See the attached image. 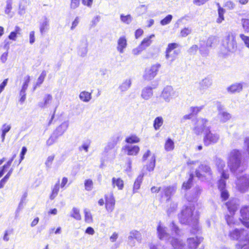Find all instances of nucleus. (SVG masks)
<instances>
[{"instance_id":"a211bd4d","label":"nucleus","mask_w":249,"mask_h":249,"mask_svg":"<svg viewBox=\"0 0 249 249\" xmlns=\"http://www.w3.org/2000/svg\"><path fill=\"white\" fill-rule=\"evenodd\" d=\"M50 19L46 16L43 17L39 21V31L41 35H44L49 29Z\"/></svg>"},{"instance_id":"f03ea898","label":"nucleus","mask_w":249,"mask_h":249,"mask_svg":"<svg viewBox=\"0 0 249 249\" xmlns=\"http://www.w3.org/2000/svg\"><path fill=\"white\" fill-rule=\"evenodd\" d=\"M227 164L231 171L237 174L243 171L242 162V154L237 149L232 150L229 154Z\"/></svg>"},{"instance_id":"864d4df0","label":"nucleus","mask_w":249,"mask_h":249,"mask_svg":"<svg viewBox=\"0 0 249 249\" xmlns=\"http://www.w3.org/2000/svg\"><path fill=\"white\" fill-rule=\"evenodd\" d=\"M93 184L92 180L90 179H86L84 183L85 189L88 191H91L93 188Z\"/></svg>"},{"instance_id":"b1692460","label":"nucleus","mask_w":249,"mask_h":249,"mask_svg":"<svg viewBox=\"0 0 249 249\" xmlns=\"http://www.w3.org/2000/svg\"><path fill=\"white\" fill-rule=\"evenodd\" d=\"M153 89L149 86L144 87L141 93L142 97L146 100H147L151 98L153 94Z\"/></svg>"},{"instance_id":"69168bd1","label":"nucleus","mask_w":249,"mask_h":249,"mask_svg":"<svg viewBox=\"0 0 249 249\" xmlns=\"http://www.w3.org/2000/svg\"><path fill=\"white\" fill-rule=\"evenodd\" d=\"M216 41V39L214 36L209 37L206 42V46L210 47L212 46V44Z\"/></svg>"},{"instance_id":"4be33fe9","label":"nucleus","mask_w":249,"mask_h":249,"mask_svg":"<svg viewBox=\"0 0 249 249\" xmlns=\"http://www.w3.org/2000/svg\"><path fill=\"white\" fill-rule=\"evenodd\" d=\"M176 188L174 186L163 187L162 188V194L169 200L171 196L176 192Z\"/></svg>"},{"instance_id":"6e6d98bb","label":"nucleus","mask_w":249,"mask_h":249,"mask_svg":"<svg viewBox=\"0 0 249 249\" xmlns=\"http://www.w3.org/2000/svg\"><path fill=\"white\" fill-rule=\"evenodd\" d=\"M46 75V72L45 71H43L41 72L40 75L39 76V77L38 78V79L37 80V82H36V86H39L43 83V82L44 80Z\"/></svg>"},{"instance_id":"c9c22d12","label":"nucleus","mask_w":249,"mask_h":249,"mask_svg":"<svg viewBox=\"0 0 249 249\" xmlns=\"http://www.w3.org/2000/svg\"><path fill=\"white\" fill-rule=\"evenodd\" d=\"M67 126L63 124L59 126L53 132L54 135L57 136V138L61 136L66 131Z\"/></svg>"},{"instance_id":"5701e85b","label":"nucleus","mask_w":249,"mask_h":249,"mask_svg":"<svg viewBox=\"0 0 249 249\" xmlns=\"http://www.w3.org/2000/svg\"><path fill=\"white\" fill-rule=\"evenodd\" d=\"M202 238L197 237L189 238L187 239V244L190 249H196L202 241Z\"/></svg>"},{"instance_id":"3c124183","label":"nucleus","mask_w":249,"mask_h":249,"mask_svg":"<svg viewBox=\"0 0 249 249\" xmlns=\"http://www.w3.org/2000/svg\"><path fill=\"white\" fill-rule=\"evenodd\" d=\"M173 18V16L171 15H168L165 18L161 20L160 23L161 25L164 26L169 24Z\"/></svg>"},{"instance_id":"37998d69","label":"nucleus","mask_w":249,"mask_h":249,"mask_svg":"<svg viewBox=\"0 0 249 249\" xmlns=\"http://www.w3.org/2000/svg\"><path fill=\"white\" fill-rule=\"evenodd\" d=\"M215 164L219 172H221L222 173L223 171H224L223 169L225 166V163L223 160L218 158L216 159Z\"/></svg>"},{"instance_id":"423d86ee","label":"nucleus","mask_w":249,"mask_h":249,"mask_svg":"<svg viewBox=\"0 0 249 249\" xmlns=\"http://www.w3.org/2000/svg\"><path fill=\"white\" fill-rule=\"evenodd\" d=\"M212 174V171L210 166L204 163L201 164L195 171L196 177L202 180L204 178H210Z\"/></svg>"},{"instance_id":"c85d7f7f","label":"nucleus","mask_w":249,"mask_h":249,"mask_svg":"<svg viewBox=\"0 0 249 249\" xmlns=\"http://www.w3.org/2000/svg\"><path fill=\"white\" fill-rule=\"evenodd\" d=\"M131 84V79H126L119 85L118 89L121 92H124L130 88Z\"/></svg>"},{"instance_id":"6e6552de","label":"nucleus","mask_w":249,"mask_h":249,"mask_svg":"<svg viewBox=\"0 0 249 249\" xmlns=\"http://www.w3.org/2000/svg\"><path fill=\"white\" fill-rule=\"evenodd\" d=\"M219 135L215 132H213L209 130H206L204 133L203 142L206 146L216 143L219 140Z\"/></svg>"},{"instance_id":"49530a36","label":"nucleus","mask_w":249,"mask_h":249,"mask_svg":"<svg viewBox=\"0 0 249 249\" xmlns=\"http://www.w3.org/2000/svg\"><path fill=\"white\" fill-rule=\"evenodd\" d=\"M85 214V220L86 222L90 223L92 222V216L91 213L89 210L87 209H85L84 211Z\"/></svg>"},{"instance_id":"72a5a7b5","label":"nucleus","mask_w":249,"mask_h":249,"mask_svg":"<svg viewBox=\"0 0 249 249\" xmlns=\"http://www.w3.org/2000/svg\"><path fill=\"white\" fill-rule=\"evenodd\" d=\"M79 97L81 101L88 103L91 99V93L86 91H83L80 93Z\"/></svg>"},{"instance_id":"dca6fc26","label":"nucleus","mask_w":249,"mask_h":249,"mask_svg":"<svg viewBox=\"0 0 249 249\" xmlns=\"http://www.w3.org/2000/svg\"><path fill=\"white\" fill-rule=\"evenodd\" d=\"M88 42L86 38H84L80 41L79 45L78 47V54L81 57H85L86 56L88 49Z\"/></svg>"},{"instance_id":"2eb2a0df","label":"nucleus","mask_w":249,"mask_h":249,"mask_svg":"<svg viewBox=\"0 0 249 249\" xmlns=\"http://www.w3.org/2000/svg\"><path fill=\"white\" fill-rule=\"evenodd\" d=\"M240 219L242 223L247 228H249V208L247 206L243 207L240 210Z\"/></svg>"},{"instance_id":"f8f14e48","label":"nucleus","mask_w":249,"mask_h":249,"mask_svg":"<svg viewBox=\"0 0 249 249\" xmlns=\"http://www.w3.org/2000/svg\"><path fill=\"white\" fill-rule=\"evenodd\" d=\"M177 96L176 91L171 86L165 87L160 95L161 97L167 103H169L172 98Z\"/></svg>"},{"instance_id":"39448f33","label":"nucleus","mask_w":249,"mask_h":249,"mask_svg":"<svg viewBox=\"0 0 249 249\" xmlns=\"http://www.w3.org/2000/svg\"><path fill=\"white\" fill-rule=\"evenodd\" d=\"M229 236L233 240H239L241 244L242 242L248 241L249 239L248 231L244 229L239 230L235 229L230 231Z\"/></svg>"},{"instance_id":"58836bf2","label":"nucleus","mask_w":249,"mask_h":249,"mask_svg":"<svg viewBox=\"0 0 249 249\" xmlns=\"http://www.w3.org/2000/svg\"><path fill=\"white\" fill-rule=\"evenodd\" d=\"M21 29L18 26H16L15 31L12 32L9 35L8 38L10 40H16L18 35H20Z\"/></svg>"},{"instance_id":"13d9d810","label":"nucleus","mask_w":249,"mask_h":249,"mask_svg":"<svg viewBox=\"0 0 249 249\" xmlns=\"http://www.w3.org/2000/svg\"><path fill=\"white\" fill-rule=\"evenodd\" d=\"M240 37L244 42L245 46L249 49V36H246L243 34H240Z\"/></svg>"},{"instance_id":"a18cd8bd","label":"nucleus","mask_w":249,"mask_h":249,"mask_svg":"<svg viewBox=\"0 0 249 249\" xmlns=\"http://www.w3.org/2000/svg\"><path fill=\"white\" fill-rule=\"evenodd\" d=\"M142 178H143V175H140L137 178H136V179L135 180V181L134 182V187H133V189H134V190H138L140 187V186H141V184L142 182Z\"/></svg>"},{"instance_id":"0eeeda50","label":"nucleus","mask_w":249,"mask_h":249,"mask_svg":"<svg viewBox=\"0 0 249 249\" xmlns=\"http://www.w3.org/2000/svg\"><path fill=\"white\" fill-rule=\"evenodd\" d=\"M236 189L241 193L246 192L249 189V175H244L237 178L235 182Z\"/></svg>"},{"instance_id":"7ed1b4c3","label":"nucleus","mask_w":249,"mask_h":249,"mask_svg":"<svg viewBox=\"0 0 249 249\" xmlns=\"http://www.w3.org/2000/svg\"><path fill=\"white\" fill-rule=\"evenodd\" d=\"M157 231L159 238L160 240L170 242L175 249H183L184 248V244L181 240L178 238L170 236L167 232L166 228L162 224L161 222H159Z\"/></svg>"},{"instance_id":"79ce46f5","label":"nucleus","mask_w":249,"mask_h":249,"mask_svg":"<svg viewBox=\"0 0 249 249\" xmlns=\"http://www.w3.org/2000/svg\"><path fill=\"white\" fill-rule=\"evenodd\" d=\"M120 20L124 23L129 24L132 22L133 18L130 15L125 16L123 14H121L120 16Z\"/></svg>"},{"instance_id":"5fc2aeb1","label":"nucleus","mask_w":249,"mask_h":249,"mask_svg":"<svg viewBox=\"0 0 249 249\" xmlns=\"http://www.w3.org/2000/svg\"><path fill=\"white\" fill-rule=\"evenodd\" d=\"M57 139V136L54 135L53 134L46 141L47 145H48V146L52 145L56 141Z\"/></svg>"},{"instance_id":"8fccbe9b","label":"nucleus","mask_w":249,"mask_h":249,"mask_svg":"<svg viewBox=\"0 0 249 249\" xmlns=\"http://www.w3.org/2000/svg\"><path fill=\"white\" fill-rule=\"evenodd\" d=\"M241 23L245 33L249 32V19L242 18Z\"/></svg>"},{"instance_id":"f257e3e1","label":"nucleus","mask_w":249,"mask_h":249,"mask_svg":"<svg viewBox=\"0 0 249 249\" xmlns=\"http://www.w3.org/2000/svg\"><path fill=\"white\" fill-rule=\"evenodd\" d=\"M179 218L181 223L191 225L195 230L196 231L198 230L197 226L198 214L197 211L195 212L194 206L187 207L183 209Z\"/></svg>"},{"instance_id":"e433bc0d","label":"nucleus","mask_w":249,"mask_h":249,"mask_svg":"<svg viewBox=\"0 0 249 249\" xmlns=\"http://www.w3.org/2000/svg\"><path fill=\"white\" fill-rule=\"evenodd\" d=\"M174 142L173 141L168 138L165 142L164 144V149L166 151H171L174 149Z\"/></svg>"},{"instance_id":"4c0bfd02","label":"nucleus","mask_w":249,"mask_h":249,"mask_svg":"<svg viewBox=\"0 0 249 249\" xmlns=\"http://www.w3.org/2000/svg\"><path fill=\"white\" fill-rule=\"evenodd\" d=\"M165 58L166 59L169 60L171 62H173L178 55V53L176 51L173 52H165Z\"/></svg>"},{"instance_id":"0e129e2a","label":"nucleus","mask_w":249,"mask_h":249,"mask_svg":"<svg viewBox=\"0 0 249 249\" xmlns=\"http://www.w3.org/2000/svg\"><path fill=\"white\" fill-rule=\"evenodd\" d=\"M177 207V204L176 203H172L170 204V207L167 210V213L168 215H169L171 213L174 212Z\"/></svg>"},{"instance_id":"a19ab883","label":"nucleus","mask_w":249,"mask_h":249,"mask_svg":"<svg viewBox=\"0 0 249 249\" xmlns=\"http://www.w3.org/2000/svg\"><path fill=\"white\" fill-rule=\"evenodd\" d=\"M59 180H58L52 189V193L50 196L51 199H53L57 195L59 190Z\"/></svg>"},{"instance_id":"052dcab7","label":"nucleus","mask_w":249,"mask_h":249,"mask_svg":"<svg viewBox=\"0 0 249 249\" xmlns=\"http://www.w3.org/2000/svg\"><path fill=\"white\" fill-rule=\"evenodd\" d=\"M244 148L249 158V137H247L244 140Z\"/></svg>"},{"instance_id":"c756f323","label":"nucleus","mask_w":249,"mask_h":249,"mask_svg":"<svg viewBox=\"0 0 249 249\" xmlns=\"http://www.w3.org/2000/svg\"><path fill=\"white\" fill-rule=\"evenodd\" d=\"M112 186L113 188L117 187L118 190H122L124 187V181L121 178L113 177L112 178Z\"/></svg>"},{"instance_id":"338daca9","label":"nucleus","mask_w":249,"mask_h":249,"mask_svg":"<svg viewBox=\"0 0 249 249\" xmlns=\"http://www.w3.org/2000/svg\"><path fill=\"white\" fill-rule=\"evenodd\" d=\"M178 46V45L177 43H170L168 45V47L166 50L165 52H172V51L176 49Z\"/></svg>"},{"instance_id":"393cba45","label":"nucleus","mask_w":249,"mask_h":249,"mask_svg":"<svg viewBox=\"0 0 249 249\" xmlns=\"http://www.w3.org/2000/svg\"><path fill=\"white\" fill-rule=\"evenodd\" d=\"M226 205L231 215H233L234 213V212L237 210L239 205L236 200H232L228 202Z\"/></svg>"},{"instance_id":"cd10ccee","label":"nucleus","mask_w":249,"mask_h":249,"mask_svg":"<svg viewBox=\"0 0 249 249\" xmlns=\"http://www.w3.org/2000/svg\"><path fill=\"white\" fill-rule=\"evenodd\" d=\"M11 124L5 123L3 124L0 128V131L1 132V142H4L5 136L7 134L11 129Z\"/></svg>"},{"instance_id":"774afa93","label":"nucleus","mask_w":249,"mask_h":249,"mask_svg":"<svg viewBox=\"0 0 249 249\" xmlns=\"http://www.w3.org/2000/svg\"><path fill=\"white\" fill-rule=\"evenodd\" d=\"M224 7L227 8L229 10H232L235 7V4L231 1H228L225 3Z\"/></svg>"},{"instance_id":"473e14b6","label":"nucleus","mask_w":249,"mask_h":249,"mask_svg":"<svg viewBox=\"0 0 249 249\" xmlns=\"http://www.w3.org/2000/svg\"><path fill=\"white\" fill-rule=\"evenodd\" d=\"M155 35L154 34H152L149 36L144 38L143 40L142 41L141 43L140 44L141 46L143 48L144 50L146 48L149 47L152 43V41L151 39L154 37Z\"/></svg>"},{"instance_id":"412c9836","label":"nucleus","mask_w":249,"mask_h":249,"mask_svg":"<svg viewBox=\"0 0 249 249\" xmlns=\"http://www.w3.org/2000/svg\"><path fill=\"white\" fill-rule=\"evenodd\" d=\"M231 115L223 109H220L218 107V119L220 122L225 123L229 120L231 118Z\"/></svg>"},{"instance_id":"9d476101","label":"nucleus","mask_w":249,"mask_h":249,"mask_svg":"<svg viewBox=\"0 0 249 249\" xmlns=\"http://www.w3.org/2000/svg\"><path fill=\"white\" fill-rule=\"evenodd\" d=\"M161 65L159 63H156L152 65L150 67L145 69L143 75V78L147 81L152 80L157 74Z\"/></svg>"},{"instance_id":"ea45409f","label":"nucleus","mask_w":249,"mask_h":249,"mask_svg":"<svg viewBox=\"0 0 249 249\" xmlns=\"http://www.w3.org/2000/svg\"><path fill=\"white\" fill-rule=\"evenodd\" d=\"M127 143H136L140 141V139L135 135H132L127 137L125 140Z\"/></svg>"},{"instance_id":"f3484780","label":"nucleus","mask_w":249,"mask_h":249,"mask_svg":"<svg viewBox=\"0 0 249 249\" xmlns=\"http://www.w3.org/2000/svg\"><path fill=\"white\" fill-rule=\"evenodd\" d=\"M122 150L127 155L136 156L139 153L140 148L137 145L126 144L122 147Z\"/></svg>"},{"instance_id":"6ab92c4d","label":"nucleus","mask_w":249,"mask_h":249,"mask_svg":"<svg viewBox=\"0 0 249 249\" xmlns=\"http://www.w3.org/2000/svg\"><path fill=\"white\" fill-rule=\"evenodd\" d=\"M121 139L119 136H114L111 140L108 142L105 146L104 152L106 153H108L110 150L114 148L117 143L120 141Z\"/></svg>"},{"instance_id":"bf43d9fd","label":"nucleus","mask_w":249,"mask_h":249,"mask_svg":"<svg viewBox=\"0 0 249 249\" xmlns=\"http://www.w3.org/2000/svg\"><path fill=\"white\" fill-rule=\"evenodd\" d=\"M171 228L172 232H174L175 235L178 236L179 235L180 230L174 222L171 223Z\"/></svg>"},{"instance_id":"2f4dec72","label":"nucleus","mask_w":249,"mask_h":249,"mask_svg":"<svg viewBox=\"0 0 249 249\" xmlns=\"http://www.w3.org/2000/svg\"><path fill=\"white\" fill-rule=\"evenodd\" d=\"M242 83H235L228 88L227 90L231 93L239 92L242 90Z\"/></svg>"},{"instance_id":"680f3d73","label":"nucleus","mask_w":249,"mask_h":249,"mask_svg":"<svg viewBox=\"0 0 249 249\" xmlns=\"http://www.w3.org/2000/svg\"><path fill=\"white\" fill-rule=\"evenodd\" d=\"M192 31L191 29L189 28H184L180 32V35L182 37H185L191 34Z\"/></svg>"},{"instance_id":"603ef678","label":"nucleus","mask_w":249,"mask_h":249,"mask_svg":"<svg viewBox=\"0 0 249 249\" xmlns=\"http://www.w3.org/2000/svg\"><path fill=\"white\" fill-rule=\"evenodd\" d=\"M90 144V142L89 140H87L86 142H84L82 143V145L79 147V150L80 151H82L83 149L86 152H88Z\"/></svg>"},{"instance_id":"aec40b11","label":"nucleus","mask_w":249,"mask_h":249,"mask_svg":"<svg viewBox=\"0 0 249 249\" xmlns=\"http://www.w3.org/2000/svg\"><path fill=\"white\" fill-rule=\"evenodd\" d=\"M127 40L124 36H121L117 41V50L121 53L124 52V50L127 47Z\"/></svg>"},{"instance_id":"de8ad7c7","label":"nucleus","mask_w":249,"mask_h":249,"mask_svg":"<svg viewBox=\"0 0 249 249\" xmlns=\"http://www.w3.org/2000/svg\"><path fill=\"white\" fill-rule=\"evenodd\" d=\"M225 13V10L223 8H219L218 9V18L216 19V22L220 23L224 20V14Z\"/></svg>"},{"instance_id":"1a4fd4ad","label":"nucleus","mask_w":249,"mask_h":249,"mask_svg":"<svg viewBox=\"0 0 249 249\" xmlns=\"http://www.w3.org/2000/svg\"><path fill=\"white\" fill-rule=\"evenodd\" d=\"M209 129L208 125V121L203 118H199L197 120L195 126L193 129L194 132L196 135H199L203 131Z\"/></svg>"},{"instance_id":"a878e982","label":"nucleus","mask_w":249,"mask_h":249,"mask_svg":"<svg viewBox=\"0 0 249 249\" xmlns=\"http://www.w3.org/2000/svg\"><path fill=\"white\" fill-rule=\"evenodd\" d=\"M201 189L197 186L194 188L192 196L187 195V199L189 201H196L201 193Z\"/></svg>"},{"instance_id":"ddd939ff","label":"nucleus","mask_w":249,"mask_h":249,"mask_svg":"<svg viewBox=\"0 0 249 249\" xmlns=\"http://www.w3.org/2000/svg\"><path fill=\"white\" fill-rule=\"evenodd\" d=\"M105 206L108 212H112L115 208V199L112 192L105 196Z\"/></svg>"},{"instance_id":"e2e57ef3","label":"nucleus","mask_w":249,"mask_h":249,"mask_svg":"<svg viewBox=\"0 0 249 249\" xmlns=\"http://www.w3.org/2000/svg\"><path fill=\"white\" fill-rule=\"evenodd\" d=\"M25 81L24 82L22 85V88L21 89L26 90L27 89V88L28 87V84L30 82V76L29 75L26 76L25 78Z\"/></svg>"},{"instance_id":"4d7b16f0","label":"nucleus","mask_w":249,"mask_h":249,"mask_svg":"<svg viewBox=\"0 0 249 249\" xmlns=\"http://www.w3.org/2000/svg\"><path fill=\"white\" fill-rule=\"evenodd\" d=\"M143 50V48L140 45H139L137 47L132 50V53L134 55H139Z\"/></svg>"},{"instance_id":"f704fd0d","label":"nucleus","mask_w":249,"mask_h":249,"mask_svg":"<svg viewBox=\"0 0 249 249\" xmlns=\"http://www.w3.org/2000/svg\"><path fill=\"white\" fill-rule=\"evenodd\" d=\"M163 124V119L162 117H156L153 123V127L156 130H158Z\"/></svg>"},{"instance_id":"09e8293b","label":"nucleus","mask_w":249,"mask_h":249,"mask_svg":"<svg viewBox=\"0 0 249 249\" xmlns=\"http://www.w3.org/2000/svg\"><path fill=\"white\" fill-rule=\"evenodd\" d=\"M194 176L193 175H190L188 180L186 182H184L182 184V188L185 190L189 189L191 187Z\"/></svg>"},{"instance_id":"20e7f679","label":"nucleus","mask_w":249,"mask_h":249,"mask_svg":"<svg viewBox=\"0 0 249 249\" xmlns=\"http://www.w3.org/2000/svg\"><path fill=\"white\" fill-rule=\"evenodd\" d=\"M222 46L227 52H234L237 49L235 36L232 33H229L223 41Z\"/></svg>"},{"instance_id":"bb28decb","label":"nucleus","mask_w":249,"mask_h":249,"mask_svg":"<svg viewBox=\"0 0 249 249\" xmlns=\"http://www.w3.org/2000/svg\"><path fill=\"white\" fill-rule=\"evenodd\" d=\"M229 178V174L225 171H223L221 173V178L219 179L218 183V187L219 190H225L226 187L225 179Z\"/></svg>"},{"instance_id":"4468645a","label":"nucleus","mask_w":249,"mask_h":249,"mask_svg":"<svg viewBox=\"0 0 249 249\" xmlns=\"http://www.w3.org/2000/svg\"><path fill=\"white\" fill-rule=\"evenodd\" d=\"M198 89L201 93H204L213 84V80L211 77H206L199 82Z\"/></svg>"},{"instance_id":"c03bdc74","label":"nucleus","mask_w":249,"mask_h":249,"mask_svg":"<svg viewBox=\"0 0 249 249\" xmlns=\"http://www.w3.org/2000/svg\"><path fill=\"white\" fill-rule=\"evenodd\" d=\"M71 216L72 217L77 220H80L81 219V216L79 213V210L76 208H73Z\"/></svg>"},{"instance_id":"7c9ffc66","label":"nucleus","mask_w":249,"mask_h":249,"mask_svg":"<svg viewBox=\"0 0 249 249\" xmlns=\"http://www.w3.org/2000/svg\"><path fill=\"white\" fill-rule=\"evenodd\" d=\"M128 239L129 242L133 239H135L138 242H141L142 240V235L139 231L133 230L130 232Z\"/></svg>"},{"instance_id":"9b49d317","label":"nucleus","mask_w":249,"mask_h":249,"mask_svg":"<svg viewBox=\"0 0 249 249\" xmlns=\"http://www.w3.org/2000/svg\"><path fill=\"white\" fill-rule=\"evenodd\" d=\"M149 157V161L146 165V169L149 171H152L154 170L155 166L156 156L155 154H152L150 150H147L142 156V161L143 162L145 161Z\"/></svg>"}]
</instances>
